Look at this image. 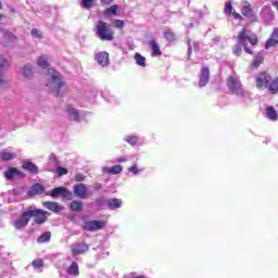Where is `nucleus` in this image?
<instances>
[{"instance_id": "25", "label": "nucleus", "mask_w": 278, "mask_h": 278, "mask_svg": "<svg viewBox=\"0 0 278 278\" xmlns=\"http://www.w3.org/2000/svg\"><path fill=\"white\" fill-rule=\"evenodd\" d=\"M268 92H270V94H277L278 92V77L276 78H271L269 81V85L267 87Z\"/></svg>"}, {"instance_id": "29", "label": "nucleus", "mask_w": 278, "mask_h": 278, "mask_svg": "<svg viewBox=\"0 0 278 278\" xmlns=\"http://www.w3.org/2000/svg\"><path fill=\"white\" fill-rule=\"evenodd\" d=\"M262 62H264V54L260 52L255 55L254 61L251 64L252 68H257Z\"/></svg>"}, {"instance_id": "47", "label": "nucleus", "mask_w": 278, "mask_h": 278, "mask_svg": "<svg viewBox=\"0 0 278 278\" xmlns=\"http://www.w3.org/2000/svg\"><path fill=\"white\" fill-rule=\"evenodd\" d=\"M232 16H233V18L235 20H239V21H241V18H242V15H240V13H238V12H232Z\"/></svg>"}, {"instance_id": "13", "label": "nucleus", "mask_w": 278, "mask_h": 278, "mask_svg": "<svg viewBox=\"0 0 278 278\" xmlns=\"http://www.w3.org/2000/svg\"><path fill=\"white\" fill-rule=\"evenodd\" d=\"M103 227H105V222L103 220H89L84 225L86 231H99V229H103Z\"/></svg>"}, {"instance_id": "49", "label": "nucleus", "mask_w": 278, "mask_h": 278, "mask_svg": "<svg viewBox=\"0 0 278 278\" xmlns=\"http://www.w3.org/2000/svg\"><path fill=\"white\" fill-rule=\"evenodd\" d=\"M188 53H192V46L190 45V40H188Z\"/></svg>"}, {"instance_id": "45", "label": "nucleus", "mask_w": 278, "mask_h": 278, "mask_svg": "<svg viewBox=\"0 0 278 278\" xmlns=\"http://www.w3.org/2000/svg\"><path fill=\"white\" fill-rule=\"evenodd\" d=\"M4 36L7 37V38H9V40H14L16 37H14V34H12L11 31H7L5 34H4Z\"/></svg>"}, {"instance_id": "31", "label": "nucleus", "mask_w": 278, "mask_h": 278, "mask_svg": "<svg viewBox=\"0 0 278 278\" xmlns=\"http://www.w3.org/2000/svg\"><path fill=\"white\" fill-rule=\"evenodd\" d=\"M150 48L153 51L152 55H154V56L162 55L160 46L155 42V40L150 41Z\"/></svg>"}, {"instance_id": "5", "label": "nucleus", "mask_w": 278, "mask_h": 278, "mask_svg": "<svg viewBox=\"0 0 278 278\" xmlns=\"http://www.w3.org/2000/svg\"><path fill=\"white\" fill-rule=\"evenodd\" d=\"M47 195L52 197V199H58V197H62L63 199H67L68 201L73 199V192H71L65 187H56L51 191H48Z\"/></svg>"}, {"instance_id": "4", "label": "nucleus", "mask_w": 278, "mask_h": 278, "mask_svg": "<svg viewBox=\"0 0 278 278\" xmlns=\"http://www.w3.org/2000/svg\"><path fill=\"white\" fill-rule=\"evenodd\" d=\"M227 86L233 94H237V97H247V91H244L242 84H240L238 78L230 76L227 80Z\"/></svg>"}, {"instance_id": "27", "label": "nucleus", "mask_w": 278, "mask_h": 278, "mask_svg": "<svg viewBox=\"0 0 278 278\" xmlns=\"http://www.w3.org/2000/svg\"><path fill=\"white\" fill-rule=\"evenodd\" d=\"M266 115L269 121H278V114L277 111H275V108L267 106L266 108Z\"/></svg>"}, {"instance_id": "38", "label": "nucleus", "mask_w": 278, "mask_h": 278, "mask_svg": "<svg viewBox=\"0 0 278 278\" xmlns=\"http://www.w3.org/2000/svg\"><path fill=\"white\" fill-rule=\"evenodd\" d=\"M113 25L116 29H123V27H125V22H123V20H115Z\"/></svg>"}, {"instance_id": "36", "label": "nucleus", "mask_w": 278, "mask_h": 278, "mask_svg": "<svg viewBox=\"0 0 278 278\" xmlns=\"http://www.w3.org/2000/svg\"><path fill=\"white\" fill-rule=\"evenodd\" d=\"M125 141L128 142V144H131L134 147V144H138V137H136V136H127L125 138Z\"/></svg>"}, {"instance_id": "15", "label": "nucleus", "mask_w": 278, "mask_h": 278, "mask_svg": "<svg viewBox=\"0 0 278 278\" xmlns=\"http://www.w3.org/2000/svg\"><path fill=\"white\" fill-rule=\"evenodd\" d=\"M210 81V67L203 66L199 78V88H205Z\"/></svg>"}, {"instance_id": "33", "label": "nucleus", "mask_w": 278, "mask_h": 278, "mask_svg": "<svg viewBox=\"0 0 278 278\" xmlns=\"http://www.w3.org/2000/svg\"><path fill=\"white\" fill-rule=\"evenodd\" d=\"M70 207L73 212H81L84 204L79 201H72Z\"/></svg>"}, {"instance_id": "42", "label": "nucleus", "mask_w": 278, "mask_h": 278, "mask_svg": "<svg viewBox=\"0 0 278 278\" xmlns=\"http://www.w3.org/2000/svg\"><path fill=\"white\" fill-rule=\"evenodd\" d=\"M165 38L166 40H168L169 42H173V40H175V34L170 33V31H166L165 33Z\"/></svg>"}, {"instance_id": "11", "label": "nucleus", "mask_w": 278, "mask_h": 278, "mask_svg": "<svg viewBox=\"0 0 278 278\" xmlns=\"http://www.w3.org/2000/svg\"><path fill=\"white\" fill-rule=\"evenodd\" d=\"M28 214H30V218H35L37 225H42V223H47V214H49V212L43 210H28Z\"/></svg>"}, {"instance_id": "53", "label": "nucleus", "mask_w": 278, "mask_h": 278, "mask_svg": "<svg viewBox=\"0 0 278 278\" xmlns=\"http://www.w3.org/2000/svg\"><path fill=\"white\" fill-rule=\"evenodd\" d=\"M193 47H194V50L197 51L199 49V43L194 42Z\"/></svg>"}, {"instance_id": "2", "label": "nucleus", "mask_w": 278, "mask_h": 278, "mask_svg": "<svg viewBox=\"0 0 278 278\" xmlns=\"http://www.w3.org/2000/svg\"><path fill=\"white\" fill-rule=\"evenodd\" d=\"M64 86V80H62V75L58 73L54 68L48 70V80L46 83V88L60 97V90H62Z\"/></svg>"}, {"instance_id": "50", "label": "nucleus", "mask_w": 278, "mask_h": 278, "mask_svg": "<svg viewBox=\"0 0 278 278\" xmlns=\"http://www.w3.org/2000/svg\"><path fill=\"white\" fill-rule=\"evenodd\" d=\"M5 84V80L3 79V75H0V86H3Z\"/></svg>"}, {"instance_id": "55", "label": "nucleus", "mask_w": 278, "mask_h": 278, "mask_svg": "<svg viewBox=\"0 0 278 278\" xmlns=\"http://www.w3.org/2000/svg\"><path fill=\"white\" fill-rule=\"evenodd\" d=\"M100 186H96V190H99Z\"/></svg>"}, {"instance_id": "10", "label": "nucleus", "mask_w": 278, "mask_h": 278, "mask_svg": "<svg viewBox=\"0 0 278 278\" xmlns=\"http://www.w3.org/2000/svg\"><path fill=\"white\" fill-rule=\"evenodd\" d=\"M75 197L78 199H88V197H92V192L88 191V187L85 184H78L73 187Z\"/></svg>"}, {"instance_id": "32", "label": "nucleus", "mask_w": 278, "mask_h": 278, "mask_svg": "<svg viewBox=\"0 0 278 278\" xmlns=\"http://www.w3.org/2000/svg\"><path fill=\"white\" fill-rule=\"evenodd\" d=\"M51 240V232H45L39 238H37V242L39 244H45L46 242H50Z\"/></svg>"}, {"instance_id": "1", "label": "nucleus", "mask_w": 278, "mask_h": 278, "mask_svg": "<svg viewBox=\"0 0 278 278\" xmlns=\"http://www.w3.org/2000/svg\"><path fill=\"white\" fill-rule=\"evenodd\" d=\"M238 43L233 47L232 53L233 55H242V47L245 51V53H249L250 55H253V51L247 47L248 42L252 45V47H255L257 45V37L254 34H251L247 29H242V31L239 33L238 35Z\"/></svg>"}, {"instance_id": "14", "label": "nucleus", "mask_w": 278, "mask_h": 278, "mask_svg": "<svg viewBox=\"0 0 278 278\" xmlns=\"http://www.w3.org/2000/svg\"><path fill=\"white\" fill-rule=\"evenodd\" d=\"M90 250V245L87 243H75L72 245V255L73 257H77V255H84V253H88Z\"/></svg>"}, {"instance_id": "17", "label": "nucleus", "mask_w": 278, "mask_h": 278, "mask_svg": "<svg viewBox=\"0 0 278 278\" xmlns=\"http://www.w3.org/2000/svg\"><path fill=\"white\" fill-rule=\"evenodd\" d=\"M278 45V28H275L271 33L270 38L265 42V49H273Z\"/></svg>"}, {"instance_id": "40", "label": "nucleus", "mask_w": 278, "mask_h": 278, "mask_svg": "<svg viewBox=\"0 0 278 278\" xmlns=\"http://www.w3.org/2000/svg\"><path fill=\"white\" fill-rule=\"evenodd\" d=\"M56 173L59 177H62L63 175H68V169H66L65 167H58Z\"/></svg>"}, {"instance_id": "41", "label": "nucleus", "mask_w": 278, "mask_h": 278, "mask_svg": "<svg viewBox=\"0 0 278 278\" xmlns=\"http://www.w3.org/2000/svg\"><path fill=\"white\" fill-rule=\"evenodd\" d=\"M31 36H33V38H38V39H40V38H42V33H41L39 29L34 28V29L31 30Z\"/></svg>"}, {"instance_id": "23", "label": "nucleus", "mask_w": 278, "mask_h": 278, "mask_svg": "<svg viewBox=\"0 0 278 278\" xmlns=\"http://www.w3.org/2000/svg\"><path fill=\"white\" fill-rule=\"evenodd\" d=\"M103 173H109L110 175H119V173H123V166L115 165L113 167H103Z\"/></svg>"}, {"instance_id": "39", "label": "nucleus", "mask_w": 278, "mask_h": 278, "mask_svg": "<svg viewBox=\"0 0 278 278\" xmlns=\"http://www.w3.org/2000/svg\"><path fill=\"white\" fill-rule=\"evenodd\" d=\"M45 266V262L42 260L33 261V268H42Z\"/></svg>"}, {"instance_id": "9", "label": "nucleus", "mask_w": 278, "mask_h": 278, "mask_svg": "<svg viewBox=\"0 0 278 278\" xmlns=\"http://www.w3.org/2000/svg\"><path fill=\"white\" fill-rule=\"evenodd\" d=\"M241 14L252 21V23H257V15L253 13V9H251V3L247 1L242 2Z\"/></svg>"}, {"instance_id": "7", "label": "nucleus", "mask_w": 278, "mask_h": 278, "mask_svg": "<svg viewBox=\"0 0 278 278\" xmlns=\"http://www.w3.org/2000/svg\"><path fill=\"white\" fill-rule=\"evenodd\" d=\"M30 218H31V213H29V211L22 213V215L17 217V219L13 224L15 229L17 230L25 229L27 225H29Z\"/></svg>"}, {"instance_id": "22", "label": "nucleus", "mask_w": 278, "mask_h": 278, "mask_svg": "<svg viewBox=\"0 0 278 278\" xmlns=\"http://www.w3.org/2000/svg\"><path fill=\"white\" fill-rule=\"evenodd\" d=\"M109 210H118L123 206V200L121 199H109L106 200Z\"/></svg>"}, {"instance_id": "12", "label": "nucleus", "mask_w": 278, "mask_h": 278, "mask_svg": "<svg viewBox=\"0 0 278 278\" xmlns=\"http://www.w3.org/2000/svg\"><path fill=\"white\" fill-rule=\"evenodd\" d=\"M66 114H67V118L70 121H74L75 123H79L84 118V112H79L73 105H67Z\"/></svg>"}, {"instance_id": "48", "label": "nucleus", "mask_w": 278, "mask_h": 278, "mask_svg": "<svg viewBox=\"0 0 278 278\" xmlns=\"http://www.w3.org/2000/svg\"><path fill=\"white\" fill-rule=\"evenodd\" d=\"M114 0H101V3H103V5H110V3H113Z\"/></svg>"}, {"instance_id": "43", "label": "nucleus", "mask_w": 278, "mask_h": 278, "mask_svg": "<svg viewBox=\"0 0 278 278\" xmlns=\"http://www.w3.org/2000/svg\"><path fill=\"white\" fill-rule=\"evenodd\" d=\"M128 173H132V175H138V173H140V170L138 169V165H132L131 167H129Z\"/></svg>"}, {"instance_id": "6", "label": "nucleus", "mask_w": 278, "mask_h": 278, "mask_svg": "<svg viewBox=\"0 0 278 278\" xmlns=\"http://www.w3.org/2000/svg\"><path fill=\"white\" fill-rule=\"evenodd\" d=\"M270 79V75H268L266 72L258 74L256 76V88H258V90H268Z\"/></svg>"}, {"instance_id": "24", "label": "nucleus", "mask_w": 278, "mask_h": 278, "mask_svg": "<svg viewBox=\"0 0 278 278\" xmlns=\"http://www.w3.org/2000/svg\"><path fill=\"white\" fill-rule=\"evenodd\" d=\"M66 273L67 275H72V277H79V265L77 262H73Z\"/></svg>"}, {"instance_id": "8", "label": "nucleus", "mask_w": 278, "mask_h": 278, "mask_svg": "<svg viewBox=\"0 0 278 278\" xmlns=\"http://www.w3.org/2000/svg\"><path fill=\"white\" fill-rule=\"evenodd\" d=\"M4 177L7 181H16V179L25 178V173L18 170L16 167H10L8 170L4 172Z\"/></svg>"}, {"instance_id": "56", "label": "nucleus", "mask_w": 278, "mask_h": 278, "mask_svg": "<svg viewBox=\"0 0 278 278\" xmlns=\"http://www.w3.org/2000/svg\"><path fill=\"white\" fill-rule=\"evenodd\" d=\"M1 18H3V15H2V14H0V21H1Z\"/></svg>"}, {"instance_id": "18", "label": "nucleus", "mask_w": 278, "mask_h": 278, "mask_svg": "<svg viewBox=\"0 0 278 278\" xmlns=\"http://www.w3.org/2000/svg\"><path fill=\"white\" fill-rule=\"evenodd\" d=\"M42 206L46 207V210H50V212H54V214H58L64 210V207H62V205H60L58 202L51 201L42 202Z\"/></svg>"}, {"instance_id": "16", "label": "nucleus", "mask_w": 278, "mask_h": 278, "mask_svg": "<svg viewBox=\"0 0 278 278\" xmlns=\"http://www.w3.org/2000/svg\"><path fill=\"white\" fill-rule=\"evenodd\" d=\"M96 61L100 66H110V54L105 51L96 54Z\"/></svg>"}, {"instance_id": "46", "label": "nucleus", "mask_w": 278, "mask_h": 278, "mask_svg": "<svg viewBox=\"0 0 278 278\" xmlns=\"http://www.w3.org/2000/svg\"><path fill=\"white\" fill-rule=\"evenodd\" d=\"M75 179H76V181H84L85 176H84V174H77V175L75 176Z\"/></svg>"}, {"instance_id": "28", "label": "nucleus", "mask_w": 278, "mask_h": 278, "mask_svg": "<svg viewBox=\"0 0 278 278\" xmlns=\"http://www.w3.org/2000/svg\"><path fill=\"white\" fill-rule=\"evenodd\" d=\"M37 65L39 68H49V59L47 55H41L37 59Z\"/></svg>"}, {"instance_id": "51", "label": "nucleus", "mask_w": 278, "mask_h": 278, "mask_svg": "<svg viewBox=\"0 0 278 278\" xmlns=\"http://www.w3.org/2000/svg\"><path fill=\"white\" fill-rule=\"evenodd\" d=\"M117 162H127V159H125V157H119V159H117Z\"/></svg>"}, {"instance_id": "21", "label": "nucleus", "mask_w": 278, "mask_h": 278, "mask_svg": "<svg viewBox=\"0 0 278 278\" xmlns=\"http://www.w3.org/2000/svg\"><path fill=\"white\" fill-rule=\"evenodd\" d=\"M23 168L31 175H38V166L30 161H24Z\"/></svg>"}, {"instance_id": "19", "label": "nucleus", "mask_w": 278, "mask_h": 278, "mask_svg": "<svg viewBox=\"0 0 278 278\" xmlns=\"http://www.w3.org/2000/svg\"><path fill=\"white\" fill-rule=\"evenodd\" d=\"M21 75H23L25 79H34V67L31 64L24 65L21 68Z\"/></svg>"}, {"instance_id": "35", "label": "nucleus", "mask_w": 278, "mask_h": 278, "mask_svg": "<svg viewBox=\"0 0 278 278\" xmlns=\"http://www.w3.org/2000/svg\"><path fill=\"white\" fill-rule=\"evenodd\" d=\"M231 12H233V5L231 4V1L227 2L225 8H224V13L227 16H230Z\"/></svg>"}, {"instance_id": "54", "label": "nucleus", "mask_w": 278, "mask_h": 278, "mask_svg": "<svg viewBox=\"0 0 278 278\" xmlns=\"http://www.w3.org/2000/svg\"><path fill=\"white\" fill-rule=\"evenodd\" d=\"M3 8V4L0 2V10Z\"/></svg>"}, {"instance_id": "44", "label": "nucleus", "mask_w": 278, "mask_h": 278, "mask_svg": "<svg viewBox=\"0 0 278 278\" xmlns=\"http://www.w3.org/2000/svg\"><path fill=\"white\" fill-rule=\"evenodd\" d=\"M92 3H94V0H83L84 8H92Z\"/></svg>"}, {"instance_id": "26", "label": "nucleus", "mask_w": 278, "mask_h": 278, "mask_svg": "<svg viewBox=\"0 0 278 278\" xmlns=\"http://www.w3.org/2000/svg\"><path fill=\"white\" fill-rule=\"evenodd\" d=\"M42 192H45V187H42V185L40 184H36L31 187V189L28 191V194L30 197H34L36 194H42Z\"/></svg>"}, {"instance_id": "3", "label": "nucleus", "mask_w": 278, "mask_h": 278, "mask_svg": "<svg viewBox=\"0 0 278 278\" xmlns=\"http://www.w3.org/2000/svg\"><path fill=\"white\" fill-rule=\"evenodd\" d=\"M94 35L102 40V42H112V40H114V30L110 27V24L101 20L94 25Z\"/></svg>"}, {"instance_id": "20", "label": "nucleus", "mask_w": 278, "mask_h": 278, "mask_svg": "<svg viewBox=\"0 0 278 278\" xmlns=\"http://www.w3.org/2000/svg\"><path fill=\"white\" fill-rule=\"evenodd\" d=\"M0 160L4 162H10V160H16V152H13L10 149L0 151Z\"/></svg>"}, {"instance_id": "37", "label": "nucleus", "mask_w": 278, "mask_h": 278, "mask_svg": "<svg viewBox=\"0 0 278 278\" xmlns=\"http://www.w3.org/2000/svg\"><path fill=\"white\" fill-rule=\"evenodd\" d=\"M2 68H10V61L0 56V71H2Z\"/></svg>"}, {"instance_id": "34", "label": "nucleus", "mask_w": 278, "mask_h": 278, "mask_svg": "<svg viewBox=\"0 0 278 278\" xmlns=\"http://www.w3.org/2000/svg\"><path fill=\"white\" fill-rule=\"evenodd\" d=\"M117 12H118V5L113 4L112 7H110L104 11V16H110L111 14L116 16Z\"/></svg>"}, {"instance_id": "52", "label": "nucleus", "mask_w": 278, "mask_h": 278, "mask_svg": "<svg viewBox=\"0 0 278 278\" xmlns=\"http://www.w3.org/2000/svg\"><path fill=\"white\" fill-rule=\"evenodd\" d=\"M50 161H51V162H55V155L51 154V155H50Z\"/></svg>"}, {"instance_id": "30", "label": "nucleus", "mask_w": 278, "mask_h": 278, "mask_svg": "<svg viewBox=\"0 0 278 278\" xmlns=\"http://www.w3.org/2000/svg\"><path fill=\"white\" fill-rule=\"evenodd\" d=\"M135 62L138 66H142V68H144V66H147V59L144 56H142V54H140V53L135 54Z\"/></svg>"}]
</instances>
